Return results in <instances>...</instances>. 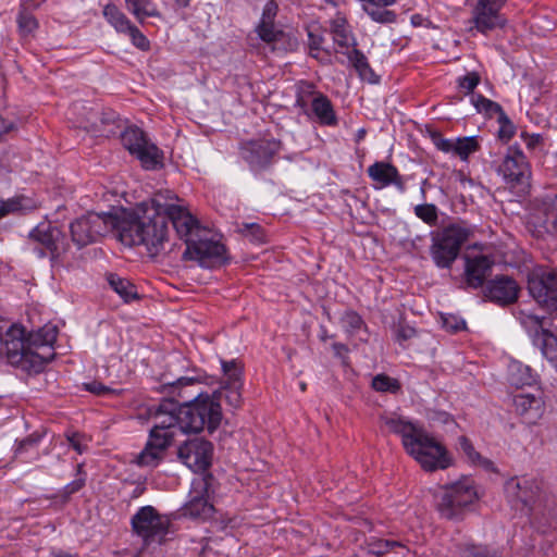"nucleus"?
Returning a JSON list of instances; mask_svg holds the SVG:
<instances>
[{
    "label": "nucleus",
    "instance_id": "1",
    "mask_svg": "<svg viewBox=\"0 0 557 557\" xmlns=\"http://www.w3.org/2000/svg\"><path fill=\"white\" fill-rule=\"evenodd\" d=\"M152 421L148 441L136 458L140 467L156 468L178 434L198 433L205 428L209 433L215 431L221 423V412L209 397L184 405L165 399L157 407Z\"/></svg>",
    "mask_w": 557,
    "mask_h": 557
},
{
    "label": "nucleus",
    "instance_id": "2",
    "mask_svg": "<svg viewBox=\"0 0 557 557\" xmlns=\"http://www.w3.org/2000/svg\"><path fill=\"white\" fill-rule=\"evenodd\" d=\"M58 327L46 324L36 332L26 333L18 324L0 325V363L3 360L27 374L41 373L53 359V344Z\"/></svg>",
    "mask_w": 557,
    "mask_h": 557
},
{
    "label": "nucleus",
    "instance_id": "3",
    "mask_svg": "<svg viewBox=\"0 0 557 557\" xmlns=\"http://www.w3.org/2000/svg\"><path fill=\"white\" fill-rule=\"evenodd\" d=\"M116 233L125 246H144L149 256L156 257L164 250L170 230L152 197L141 202L134 214L117 219Z\"/></svg>",
    "mask_w": 557,
    "mask_h": 557
},
{
    "label": "nucleus",
    "instance_id": "4",
    "mask_svg": "<svg viewBox=\"0 0 557 557\" xmlns=\"http://www.w3.org/2000/svg\"><path fill=\"white\" fill-rule=\"evenodd\" d=\"M504 491L509 504L523 511L533 523L548 522L557 515L554 496L535 478H511L506 481Z\"/></svg>",
    "mask_w": 557,
    "mask_h": 557
},
{
    "label": "nucleus",
    "instance_id": "5",
    "mask_svg": "<svg viewBox=\"0 0 557 557\" xmlns=\"http://www.w3.org/2000/svg\"><path fill=\"white\" fill-rule=\"evenodd\" d=\"M153 203L164 214L166 223L171 221L177 235L185 240L198 235V231L203 230L199 221L190 213L184 201L171 190H161L154 194Z\"/></svg>",
    "mask_w": 557,
    "mask_h": 557
},
{
    "label": "nucleus",
    "instance_id": "6",
    "mask_svg": "<svg viewBox=\"0 0 557 557\" xmlns=\"http://www.w3.org/2000/svg\"><path fill=\"white\" fill-rule=\"evenodd\" d=\"M470 235L471 231L463 222L450 223L432 233L430 253L434 263L441 269H449Z\"/></svg>",
    "mask_w": 557,
    "mask_h": 557
},
{
    "label": "nucleus",
    "instance_id": "7",
    "mask_svg": "<svg viewBox=\"0 0 557 557\" xmlns=\"http://www.w3.org/2000/svg\"><path fill=\"white\" fill-rule=\"evenodd\" d=\"M405 449L425 471L444 470L451 463V458L445 446L423 429Z\"/></svg>",
    "mask_w": 557,
    "mask_h": 557
},
{
    "label": "nucleus",
    "instance_id": "8",
    "mask_svg": "<svg viewBox=\"0 0 557 557\" xmlns=\"http://www.w3.org/2000/svg\"><path fill=\"white\" fill-rule=\"evenodd\" d=\"M209 228L198 231V235L188 239L183 257L195 260L202 268H215L227 261L226 248Z\"/></svg>",
    "mask_w": 557,
    "mask_h": 557
},
{
    "label": "nucleus",
    "instance_id": "9",
    "mask_svg": "<svg viewBox=\"0 0 557 557\" xmlns=\"http://www.w3.org/2000/svg\"><path fill=\"white\" fill-rule=\"evenodd\" d=\"M133 532L143 540V546L162 544L169 533L170 519L152 506L140 507L131 519Z\"/></svg>",
    "mask_w": 557,
    "mask_h": 557
},
{
    "label": "nucleus",
    "instance_id": "10",
    "mask_svg": "<svg viewBox=\"0 0 557 557\" xmlns=\"http://www.w3.org/2000/svg\"><path fill=\"white\" fill-rule=\"evenodd\" d=\"M117 216L112 213L89 212L70 225L72 240L81 248L96 242L109 232L116 231Z\"/></svg>",
    "mask_w": 557,
    "mask_h": 557
},
{
    "label": "nucleus",
    "instance_id": "11",
    "mask_svg": "<svg viewBox=\"0 0 557 557\" xmlns=\"http://www.w3.org/2000/svg\"><path fill=\"white\" fill-rule=\"evenodd\" d=\"M29 240L39 258L49 257L51 261L58 260L69 249L63 232L50 222H41L34 227Z\"/></svg>",
    "mask_w": 557,
    "mask_h": 557
},
{
    "label": "nucleus",
    "instance_id": "12",
    "mask_svg": "<svg viewBox=\"0 0 557 557\" xmlns=\"http://www.w3.org/2000/svg\"><path fill=\"white\" fill-rule=\"evenodd\" d=\"M478 497L474 482L470 478L461 480L445 487L437 504L440 513L446 519H455L461 509L472 504Z\"/></svg>",
    "mask_w": 557,
    "mask_h": 557
},
{
    "label": "nucleus",
    "instance_id": "13",
    "mask_svg": "<svg viewBox=\"0 0 557 557\" xmlns=\"http://www.w3.org/2000/svg\"><path fill=\"white\" fill-rule=\"evenodd\" d=\"M123 146L140 161L146 170H154L162 163V151L138 127H128L122 134Z\"/></svg>",
    "mask_w": 557,
    "mask_h": 557
},
{
    "label": "nucleus",
    "instance_id": "14",
    "mask_svg": "<svg viewBox=\"0 0 557 557\" xmlns=\"http://www.w3.org/2000/svg\"><path fill=\"white\" fill-rule=\"evenodd\" d=\"M507 0H469L471 7L472 29L487 35L496 28H503L506 18L500 13Z\"/></svg>",
    "mask_w": 557,
    "mask_h": 557
},
{
    "label": "nucleus",
    "instance_id": "15",
    "mask_svg": "<svg viewBox=\"0 0 557 557\" xmlns=\"http://www.w3.org/2000/svg\"><path fill=\"white\" fill-rule=\"evenodd\" d=\"M522 326L527 330L532 344L549 361L557 360V336L548 330V319L531 313H522Z\"/></svg>",
    "mask_w": 557,
    "mask_h": 557
},
{
    "label": "nucleus",
    "instance_id": "16",
    "mask_svg": "<svg viewBox=\"0 0 557 557\" xmlns=\"http://www.w3.org/2000/svg\"><path fill=\"white\" fill-rule=\"evenodd\" d=\"M280 150V140L267 138L246 140L239 147L240 157L252 171H261L269 168Z\"/></svg>",
    "mask_w": 557,
    "mask_h": 557
},
{
    "label": "nucleus",
    "instance_id": "17",
    "mask_svg": "<svg viewBox=\"0 0 557 557\" xmlns=\"http://www.w3.org/2000/svg\"><path fill=\"white\" fill-rule=\"evenodd\" d=\"M492 168H494L507 183L523 184L531 176V165L525 154L517 146L508 147L502 161L499 163L496 161L492 162Z\"/></svg>",
    "mask_w": 557,
    "mask_h": 557
},
{
    "label": "nucleus",
    "instance_id": "18",
    "mask_svg": "<svg viewBox=\"0 0 557 557\" xmlns=\"http://www.w3.org/2000/svg\"><path fill=\"white\" fill-rule=\"evenodd\" d=\"M211 475L195 479L189 492V500L183 507V516L191 519L208 520L214 513V507L209 500Z\"/></svg>",
    "mask_w": 557,
    "mask_h": 557
},
{
    "label": "nucleus",
    "instance_id": "19",
    "mask_svg": "<svg viewBox=\"0 0 557 557\" xmlns=\"http://www.w3.org/2000/svg\"><path fill=\"white\" fill-rule=\"evenodd\" d=\"M213 446L203 438L196 437L183 443L177 449V458L194 472L207 470L212 460Z\"/></svg>",
    "mask_w": 557,
    "mask_h": 557
},
{
    "label": "nucleus",
    "instance_id": "20",
    "mask_svg": "<svg viewBox=\"0 0 557 557\" xmlns=\"http://www.w3.org/2000/svg\"><path fill=\"white\" fill-rule=\"evenodd\" d=\"M520 286L508 275H496L483 287L484 299L500 307L515 304L519 298Z\"/></svg>",
    "mask_w": 557,
    "mask_h": 557
},
{
    "label": "nucleus",
    "instance_id": "21",
    "mask_svg": "<svg viewBox=\"0 0 557 557\" xmlns=\"http://www.w3.org/2000/svg\"><path fill=\"white\" fill-rule=\"evenodd\" d=\"M528 289L539 305L550 310H557L556 272H545L541 275L530 277Z\"/></svg>",
    "mask_w": 557,
    "mask_h": 557
},
{
    "label": "nucleus",
    "instance_id": "22",
    "mask_svg": "<svg viewBox=\"0 0 557 557\" xmlns=\"http://www.w3.org/2000/svg\"><path fill=\"white\" fill-rule=\"evenodd\" d=\"M369 177L376 188L394 185L399 191H405V182L397 168L388 162L377 161L368 168Z\"/></svg>",
    "mask_w": 557,
    "mask_h": 557
},
{
    "label": "nucleus",
    "instance_id": "23",
    "mask_svg": "<svg viewBox=\"0 0 557 557\" xmlns=\"http://www.w3.org/2000/svg\"><path fill=\"white\" fill-rule=\"evenodd\" d=\"M493 261L484 255L466 259V282L472 288L484 287L485 278L491 273Z\"/></svg>",
    "mask_w": 557,
    "mask_h": 557
},
{
    "label": "nucleus",
    "instance_id": "24",
    "mask_svg": "<svg viewBox=\"0 0 557 557\" xmlns=\"http://www.w3.org/2000/svg\"><path fill=\"white\" fill-rule=\"evenodd\" d=\"M516 412L528 423H535L544 413V401L532 394H518L513 397Z\"/></svg>",
    "mask_w": 557,
    "mask_h": 557
},
{
    "label": "nucleus",
    "instance_id": "25",
    "mask_svg": "<svg viewBox=\"0 0 557 557\" xmlns=\"http://www.w3.org/2000/svg\"><path fill=\"white\" fill-rule=\"evenodd\" d=\"M380 422L388 432L401 436L404 447H406L422 429L395 413L382 414L380 417Z\"/></svg>",
    "mask_w": 557,
    "mask_h": 557
},
{
    "label": "nucleus",
    "instance_id": "26",
    "mask_svg": "<svg viewBox=\"0 0 557 557\" xmlns=\"http://www.w3.org/2000/svg\"><path fill=\"white\" fill-rule=\"evenodd\" d=\"M330 34L332 35L334 44L342 49H346V51L349 50L350 47L354 49L357 46L356 37L348 21L341 13H337L330 21Z\"/></svg>",
    "mask_w": 557,
    "mask_h": 557
},
{
    "label": "nucleus",
    "instance_id": "27",
    "mask_svg": "<svg viewBox=\"0 0 557 557\" xmlns=\"http://www.w3.org/2000/svg\"><path fill=\"white\" fill-rule=\"evenodd\" d=\"M337 52H342L347 57L349 63L357 72L360 79L370 84H375L379 82V76L374 73L373 69L368 62L367 57L361 50L354 48L347 51L337 50Z\"/></svg>",
    "mask_w": 557,
    "mask_h": 557
},
{
    "label": "nucleus",
    "instance_id": "28",
    "mask_svg": "<svg viewBox=\"0 0 557 557\" xmlns=\"http://www.w3.org/2000/svg\"><path fill=\"white\" fill-rule=\"evenodd\" d=\"M367 550L375 557H383L394 553L397 557H408L409 549L400 542L383 539H371L367 543Z\"/></svg>",
    "mask_w": 557,
    "mask_h": 557
},
{
    "label": "nucleus",
    "instance_id": "29",
    "mask_svg": "<svg viewBox=\"0 0 557 557\" xmlns=\"http://www.w3.org/2000/svg\"><path fill=\"white\" fill-rule=\"evenodd\" d=\"M311 108L321 124L327 126H334L337 124V117L333 106L330 99L323 94L317 92L314 95L311 101Z\"/></svg>",
    "mask_w": 557,
    "mask_h": 557
},
{
    "label": "nucleus",
    "instance_id": "30",
    "mask_svg": "<svg viewBox=\"0 0 557 557\" xmlns=\"http://www.w3.org/2000/svg\"><path fill=\"white\" fill-rule=\"evenodd\" d=\"M242 387L243 386H236V385H233V386L221 385L220 391L214 392L212 395L199 394L193 401H196L201 397H209L212 401L218 404V406L220 408V412L222 413L220 401L222 398H224L226 400V403L232 408L237 409L242 406V401H243L242 392H240Z\"/></svg>",
    "mask_w": 557,
    "mask_h": 557
},
{
    "label": "nucleus",
    "instance_id": "31",
    "mask_svg": "<svg viewBox=\"0 0 557 557\" xmlns=\"http://www.w3.org/2000/svg\"><path fill=\"white\" fill-rule=\"evenodd\" d=\"M508 375L510 383L517 387L532 385L536 381L533 369L520 361H512L509 364Z\"/></svg>",
    "mask_w": 557,
    "mask_h": 557
},
{
    "label": "nucleus",
    "instance_id": "32",
    "mask_svg": "<svg viewBox=\"0 0 557 557\" xmlns=\"http://www.w3.org/2000/svg\"><path fill=\"white\" fill-rule=\"evenodd\" d=\"M126 9L139 21L147 17H160L161 13L152 0H125Z\"/></svg>",
    "mask_w": 557,
    "mask_h": 557
},
{
    "label": "nucleus",
    "instance_id": "33",
    "mask_svg": "<svg viewBox=\"0 0 557 557\" xmlns=\"http://www.w3.org/2000/svg\"><path fill=\"white\" fill-rule=\"evenodd\" d=\"M107 281L110 287L125 301L138 298L136 286L127 278L121 277L116 274H109Z\"/></svg>",
    "mask_w": 557,
    "mask_h": 557
},
{
    "label": "nucleus",
    "instance_id": "34",
    "mask_svg": "<svg viewBox=\"0 0 557 557\" xmlns=\"http://www.w3.org/2000/svg\"><path fill=\"white\" fill-rule=\"evenodd\" d=\"M306 30L308 36L309 53L312 58L318 59L325 41V29L319 22H311L306 26Z\"/></svg>",
    "mask_w": 557,
    "mask_h": 557
},
{
    "label": "nucleus",
    "instance_id": "35",
    "mask_svg": "<svg viewBox=\"0 0 557 557\" xmlns=\"http://www.w3.org/2000/svg\"><path fill=\"white\" fill-rule=\"evenodd\" d=\"M18 33L23 38L34 37L39 27L37 18L23 4L16 16Z\"/></svg>",
    "mask_w": 557,
    "mask_h": 557
},
{
    "label": "nucleus",
    "instance_id": "36",
    "mask_svg": "<svg viewBox=\"0 0 557 557\" xmlns=\"http://www.w3.org/2000/svg\"><path fill=\"white\" fill-rule=\"evenodd\" d=\"M222 371H223V380L221 382V385L224 386H243L242 382V374H243V367L240 362L237 360H231V361H221Z\"/></svg>",
    "mask_w": 557,
    "mask_h": 557
},
{
    "label": "nucleus",
    "instance_id": "37",
    "mask_svg": "<svg viewBox=\"0 0 557 557\" xmlns=\"http://www.w3.org/2000/svg\"><path fill=\"white\" fill-rule=\"evenodd\" d=\"M103 15L120 33H125L133 25L127 16L114 4H107L103 9Z\"/></svg>",
    "mask_w": 557,
    "mask_h": 557
},
{
    "label": "nucleus",
    "instance_id": "38",
    "mask_svg": "<svg viewBox=\"0 0 557 557\" xmlns=\"http://www.w3.org/2000/svg\"><path fill=\"white\" fill-rule=\"evenodd\" d=\"M454 154L459 157L462 161L468 160L470 154L476 152L480 144L474 136L458 137L455 139Z\"/></svg>",
    "mask_w": 557,
    "mask_h": 557
},
{
    "label": "nucleus",
    "instance_id": "39",
    "mask_svg": "<svg viewBox=\"0 0 557 557\" xmlns=\"http://www.w3.org/2000/svg\"><path fill=\"white\" fill-rule=\"evenodd\" d=\"M363 9L366 13L371 17V20L376 23L392 24L396 22L397 14L384 7L364 3Z\"/></svg>",
    "mask_w": 557,
    "mask_h": 557
},
{
    "label": "nucleus",
    "instance_id": "40",
    "mask_svg": "<svg viewBox=\"0 0 557 557\" xmlns=\"http://www.w3.org/2000/svg\"><path fill=\"white\" fill-rule=\"evenodd\" d=\"M413 212L418 219L430 226H435L438 221V209L433 203H421L413 208Z\"/></svg>",
    "mask_w": 557,
    "mask_h": 557
},
{
    "label": "nucleus",
    "instance_id": "41",
    "mask_svg": "<svg viewBox=\"0 0 557 557\" xmlns=\"http://www.w3.org/2000/svg\"><path fill=\"white\" fill-rule=\"evenodd\" d=\"M372 387L376 392L397 394L400 391V384L396 379L386 374H377L372 379Z\"/></svg>",
    "mask_w": 557,
    "mask_h": 557
},
{
    "label": "nucleus",
    "instance_id": "42",
    "mask_svg": "<svg viewBox=\"0 0 557 557\" xmlns=\"http://www.w3.org/2000/svg\"><path fill=\"white\" fill-rule=\"evenodd\" d=\"M257 33L259 37L270 46L272 45L275 38H284L283 30L277 29L274 23H259L257 27Z\"/></svg>",
    "mask_w": 557,
    "mask_h": 557
},
{
    "label": "nucleus",
    "instance_id": "43",
    "mask_svg": "<svg viewBox=\"0 0 557 557\" xmlns=\"http://www.w3.org/2000/svg\"><path fill=\"white\" fill-rule=\"evenodd\" d=\"M342 323L345 330L350 334H355L364 326L361 315L354 310L345 311L342 317Z\"/></svg>",
    "mask_w": 557,
    "mask_h": 557
},
{
    "label": "nucleus",
    "instance_id": "44",
    "mask_svg": "<svg viewBox=\"0 0 557 557\" xmlns=\"http://www.w3.org/2000/svg\"><path fill=\"white\" fill-rule=\"evenodd\" d=\"M240 233L252 243L261 244L265 242L263 228L257 223H245L240 227Z\"/></svg>",
    "mask_w": 557,
    "mask_h": 557
},
{
    "label": "nucleus",
    "instance_id": "45",
    "mask_svg": "<svg viewBox=\"0 0 557 557\" xmlns=\"http://www.w3.org/2000/svg\"><path fill=\"white\" fill-rule=\"evenodd\" d=\"M481 77L478 72H469L463 76L458 77L457 86L465 94H471L480 84Z\"/></svg>",
    "mask_w": 557,
    "mask_h": 557
},
{
    "label": "nucleus",
    "instance_id": "46",
    "mask_svg": "<svg viewBox=\"0 0 557 557\" xmlns=\"http://www.w3.org/2000/svg\"><path fill=\"white\" fill-rule=\"evenodd\" d=\"M471 100L479 112L499 113L503 110L498 103L483 97L482 95H473Z\"/></svg>",
    "mask_w": 557,
    "mask_h": 557
},
{
    "label": "nucleus",
    "instance_id": "47",
    "mask_svg": "<svg viewBox=\"0 0 557 557\" xmlns=\"http://www.w3.org/2000/svg\"><path fill=\"white\" fill-rule=\"evenodd\" d=\"M283 37L274 39L271 45L273 51H293L297 48L298 40L295 36L283 32Z\"/></svg>",
    "mask_w": 557,
    "mask_h": 557
},
{
    "label": "nucleus",
    "instance_id": "48",
    "mask_svg": "<svg viewBox=\"0 0 557 557\" xmlns=\"http://www.w3.org/2000/svg\"><path fill=\"white\" fill-rule=\"evenodd\" d=\"M462 557H502L482 545L468 544L462 548Z\"/></svg>",
    "mask_w": 557,
    "mask_h": 557
},
{
    "label": "nucleus",
    "instance_id": "49",
    "mask_svg": "<svg viewBox=\"0 0 557 557\" xmlns=\"http://www.w3.org/2000/svg\"><path fill=\"white\" fill-rule=\"evenodd\" d=\"M443 327L451 333H457L466 329V321L455 314L442 315Z\"/></svg>",
    "mask_w": 557,
    "mask_h": 557
},
{
    "label": "nucleus",
    "instance_id": "50",
    "mask_svg": "<svg viewBox=\"0 0 557 557\" xmlns=\"http://www.w3.org/2000/svg\"><path fill=\"white\" fill-rule=\"evenodd\" d=\"M125 34L131 37L133 45L138 49L146 51L150 48V42L147 37L134 24Z\"/></svg>",
    "mask_w": 557,
    "mask_h": 557
},
{
    "label": "nucleus",
    "instance_id": "51",
    "mask_svg": "<svg viewBox=\"0 0 557 557\" xmlns=\"http://www.w3.org/2000/svg\"><path fill=\"white\" fill-rule=\"evenodd\" d=\"M498 121L500 124L498 129V137L502 140L508 141L515 134V126L506 116L503 110L499 112Z\"/></svg>",
    "mask_w": 557,
    "mask_h": 557
},
{
    "label": "nucleus",
    "instance_id": "52",
    "mask_svg": "<svg viewBox=\"0 0 557 557\" xmlns=\"http://www.w3.org/2000/svg\"><path fill=\"white\" fill-rule=\"evenodd\" d=\"M546 215L543 227L546 233L553 234L557 231V199L546 209Z\"/></svg>",
    "mask_w": 557,
    "mask_h": 557
},
{
    "label": "nucleus",
    "instance_id": "53",
    "mask_svg": "<svg viewBox=\"0 0 557 557\" xmlns=\"http://www.w3.org/2000/svg\"><path fill=\"white\" fill-rule=\"evenodd\" d=\"M459 445L462 451L468 456V458L472 462L487 461L486 459H483L478 451H475L473 445L466 436L459 437Z\"/></svg>",
    "mask_w": 557,
    "mask_h": 557
},
{
    "label": "nucleus",
    "instance_id": "54",
    "mask_svg": "<svg viewBox=\"0 0 557 557\" xmlns=\"http://www.w3.org/2000/svg\"><path fill=\"white\" fill-rule=\"evenodd\" d=\"M314 87L312 84L302 83L299 87V91L296 99V106L305 109L308 106V97L311 95H315Z\"/></svg>",
    "mask_w": 557,
    "mask_h": 557
},
{
    "label": "nucleus",
    "instance_id": "55",
    "mask_svg": "<svg viewBox=\"0 0 557 557\" xmlns=\"http://www.w3.org/2000/svg\"><path fill=\"white\" fill-rule=\"evenodd\" d=\"M416 335H417L416 329L408 324H399L395 332L396 341L400 345H403L405 342L413 338Z\"/></svg>",
    "mask_w": 557,
    "mask_h": 557
},
{
    "label": "nucleus",
    "instance_id": "56",
    "mask_svg": "<svg viewBox=\"0 0 557 557\" xmlns=\"http://www.w3.org/2000/svg\"><path fill=\"white\" fill-rule=\"evenodd\" d=\"M84 389H86L97 396H106V395L115 394L114 389H112L111 387L106 386L102 383L97 382V381L84 383Z\"/></svg>",
    "mask_w": 557,
    "mask_h": 557
},
{
    "label": "nucleus",
    "instance_id": "57",
    "mask_svg": "<svg viewBox=\"0 0 557 557\" xmlns=\"http://www.w3.org/2000/svg\"><path fill=\"white\" fill-rule=\"evenodd\" d=\"M40 440H41V436L39 434L33 433V434L28 435L27 437L17 442L15 451L17 454H21L23 451L28 450L29 448L36 447L38 445V443L40 442Z\"/></svg>",
    "mask_w": 557,
    "mask_h": 557
},
{
    "label": "nucleus",
    "instance_id": "58",
    "mask_svg": "<svg viewBox=\"0 0 557 557\" xmlns=\"http://www.w3.org/2000/svg\"><path fill=\"white\" fill-rule=\"evenodd\" d=\"M278 5L275 1L270 0L265 3L260 23H274L277 14Z\"/></svg>",
    "mask_w": 557,
    "mask_h": 557
},
{
    "label": "nucleus",
    "instance_id": "59",
    "mask_svg": "<svg viewBox=\"0 0 557 557\" xmlns=\"http://www.w3.org/2000/svg\"><path fill=\"white\" fill-rule=\"evenodd\" d=\"M21 202L17 199L0 200V219L21 210Z\"/></svg>",
    "mask_w": 557,
    "mask_h": 557
},
{
    "label": "nucleus",
    "instance_id": "60",
    "mask_svg": "<svg viewBox=\"0 0 557 557\" xmlns=\"http://www.w3.org/2000/svg\"><path fill=\"white\" fill-rule=\"evenodd\" d=\"M67 441L70 445L75 449L78 454H83L86 449V444H84V436L78 433H73L67 435Z\"/></svg>",
    "mask_w": 557,
    "mask_h": 557
},
{
    "label": "nucleus",
    "instance_id": "61",
    "mask_svg": "<svg viewBox=\"0 0 557 557\" xmlns=\"http://www.w3.org/2000/svg\"><path fill=\"white\" fill-rule=\"evenodd\" d=\"M434 144L438 150L446 152V153L450 152L454 154L455 139H446V138L438 137V138L434 139Z\"/></svg>",
    "mask_w": 557,
    "mask_h": 557
},
{
    "label": "nucleus",
    "instance_id": "62",
    "mask_svg": "<svg viewBox=\"0 0 557 557\" xmlns=\"http://www.w3.org/2000/svg\"><path fill=\"white\" fill-rule=\"evenodd\" d=\"M521 136L524 139L527 148L531 150L535 149L543 141V137L540 134L529 135L523 133Z\"/></svg>",
    "mask_w": 557,
    "mask_h": 557
},
{
    "label": "nucleus",
    "instance_id": "63",
    "mask_svg": "<svg viewBox=\"0 0 557 557\" xmlns=\"http://www.w3.org/2000/svg\"><path fill=\"white\" fill-rule=\"evenodd\" d=\"M85 485V479L79 478L64 486V495L70 496L78 492Z\"/></svg>",
    "mask_w": 557,
    "mask_h": 557
},
{
    "label": "nucleus",
    "instance_id": "64",
    "mask_svg": "<svg viewBox=\"0 0 557 557\" xmlns=\"http://www.w3.org/2000/svg\"><path fill=\"white\" fill-rule=\"evenodd\" d=\"M13 123L0 116V136L12 129Z\"/></svg>",
    "mask_w": 557,
    "mask_h": 557
}]
</instances>
